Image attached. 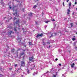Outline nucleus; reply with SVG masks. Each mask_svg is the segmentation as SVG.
<instances>
[{
    "instance_id": "1",
    "label": "nucleus",
    "mask_w": 77,
    "mask_h": 77,
    "mask_svg": "<svg viewBox=\"0 0 77 77\" xmlns=\"http://www.w3.org/2000/svg\"><path fill=\"white\" fill-rule=\"evenodd\" d=\"M19 21V19L17 20V18H14V25L15 26V24H18L19 27H20V21Z\"/></svg>"
},
{
    "instance_id": "2",
    "label": "nucleus",
    "mask_w": 77,
    "mask_h": 77,
    "mask_svg": "<svg viewBox=\"0 0 77 77\" xmlns=\"http://www.w3.org/2000/svg\"><path fill=\"white\" fill-rule=\"evenodd\" d=\"M23 56V60H26V58H27V57L26 55L25 54V53L24 52H21V53L20 54V57H21V56H23Z\"/></svg>"
},
{
    "instance_id": "3",
    "label": "nucleus",
    "mask_w": 77,
    "mask_h": 77,
    "mask_svg": "<svg viewBox=\"0 0 77 77\" xmlns=\"http://www.w3.org/2000/svg\"><path fill=\"white\" fill-rule=\"evenodd\" d=\"M18 8L17 7V6H13V7H12V10L14 12V11H16L15 12V14L16 15H17V9H18Z\"/></svg>"
},
{
    "instance_id": "4",
    "label": "nucleus",
    "mask_w": 77,
    "mask_h": 77,
    "mask_svg": "<svg viewBox=\"0 0 77 77\" xmlns=\"http://www.w3.org/2000/svg\"><path fill=\"white\" fill-rule=\"evenodd\" d=\"M21 66H25V62L24 61H21Z\"/></svg>"
},
{
    "instance_id": "5",
    "label": "nucleus",
    "mask_w": 77,
    "mask_h": 77,
    "mask_svg": "<svg viewBox=\"0 0 77 77\" xmlns=\"http://www.w3.org/2000/svg\"><path fill=\"white\" fill-rule=\"evenodd\" d=\"M29 61H30L33 62H34V60H33V57H29Z\"/></svg>"
},
{
    "instance_id": "6",
    "label": "nucleus",
    "mask_w": 77,
    "mask_h": 77,
    "mask_svg": "<svg viewBox=\"0 0 77 77\" xmlns=\"http://www.w3.org/2000/svg\"><path fill=\"white\" fill-rule=\"evenodd\" d=\"M43 35H44V34L42 33L40 34H38L36 36V37L37 38H39V36H40V37H42V36H43Z\"/></svg>"
},
{
    "instance_id": "7",
    "label": "nucleus",
    "mask_w": 77,
    "mask_h": 77,
    "mask_svg": "<svg viewBox=\"0 0 77 77\" xmlns=\"http://www.w3.org/2000/svg\"><path fill=\"white\" fill-rule=\"evenodd\" d=\"M33 65V67L31 68V70H32V69H34L35 68V65H33Z\"/></svg>"
},
{
    "instance_id": "8",
    "label": "nucleus",
    "mask_w": 77,
    "mask_h": 77,
    "mask_svg": "<svg viewBox=\"0 0 77 77\" xmlns=\"http://www.w3.org/2000/svg\"><path fill=\"white\" fill-rule=\"evenodd\" d=\"M11 33H14V32H13L12 31H10V32H9V34L10 35H11Z\"/></svg>"
},
{
    "instance_id": "9",
    "label": "nucleus",
    "mask_w": 77,
    "mask_h": 77,
    "mask_svg": "<svg viewBox=\"0 0 77 77\" xmlns=\"http://www.w3.org/2000/svg\"><path fill=\"white\" fill-rule=\"evenodd\" d=\"M14 32H17V27L16 26L14 27Z\"/></svg>"
},
{
    "instance_id": "10",
    "label": "nucleus",
    "mask_w": 77,
    "mask_h": 77,
    "mask_svg": "<svg viewBox=\"0 0 77 77\" xmlns=\"http://www.w3.org/2000/svg\"><path fill=\"white\" fill-rule=\"evenodd\" d=\"M69 9H70V7H71V2H70L69 3Z\"/></svg>"
},
{
    "instance_id": "11",
    "label": "nucleus",
    "mask_w": 77,
    "mask_h": 77,
    "mask_svg": "<svg viewBox=\"0 0 77 77\" xmlns=\"http://www.w3.org/2000/svg\"><path fill=\"white\" fill-rule=\"evenodd\" d=\"M74 65H75V64L74 63H73V64H71V68H73L74 66Z\"/></svg>"
},
{
    "instance_id": "12",
    "label": "nucleus",
    "mask_w": 77,
    "mask_h": 77,
    "mask_svg": "<svg viewBox=\"0 0 77 77\" xmlns=\"http://www.w3.org/2000/svg\"><path fill=\"white\" fill-rule=\"evenodd\" d=\"M68 12H67V13L68 14H69V12H70V10L69 9L67 10Z\"/></svg>"
},
{
    "instance_id": "13",
    "label": "nucleus",
    "mask_w": 77,
    "mask_h": 77,
    "mask_svg": "<svg viewBox=\"0 0 77 77\" xmlns=\"http://www.w3.org/2000/svg\"><path fill=\"white\" fill-rule=\"evenodd\" d=\"M32 13H31L30 14H29L28 15L30 17H32Z\"/></svg>"
},
{
    "instance_id": "14",
    "label": "nucleus",
    "mask_w": 77,
    "mask_h": 77,
    "mask_svg": "<svg viewBox=\"0 0 77 77\" xmlns=\"http://www.w3.org/2000/svg\"><path fill=\"white\" fill-rule=\"evenodd\" d=\"M15 56L16 57H18V52H17V54L15 53L14 54Z\"/></svg>"
},
{
    "instance_id": "15",
    "label": "nucleus",
    "mask_w": 77,
    "mask_h": 77,
    "mask_svg": "<svg viewBox=\"0 0 77 77\" xmlns=\"http://www.w3.org/2000/svg\"><path fill=\"white\" fill-rule=\"evenodd\" d=\"M37 5H35L34 6V7H33V9H36V8H37Z\"/></svg>"
},
{
    "instance_id": "16",
    "label": "nucleus",
    "mask_w": 77,
    "mask_h": 77,
    "mask_svg": "<svg viewBox=\"0 0 77 77\" xmlns=\"http://www.w3.org/2000/svg\"><path fill=\"white\" fill-rule=\"evenodd\" d=\"M73 23H71L70 24V25L71 26V27H73Z\"/></svg>"
},
{
    "instance_id": "17",
    "label": "nucleus",
    "mask_w": 77,
    "mask_h": 77,
    "mask_svg": "<svg viewBox=\"0 0 77 77\" xmlns=\"http://www.w3.org/2000/svg\"><path fill=\"white\" fill-rule=\"evenodd\" d=\"M21 50V49L20 48L17 49V51H20Z\"/></svg>"
},
{
    "instance_id": "18",
    "label": "nucleus",
    "mask_w": 77,
    "mask_h": 77,
    "mask_svg": "<svg viewBox=\"0 0 77 77\" xmlns=\"http://www.w3.org/2000/svg\"><path fill=\"white\" fill-rule=\"evenodd\" d=\"M14 50H15V49L14 48H13V50H11V52L12 53H14Z\"/></svg>"
},
{
    "instance_id": "19",
    "label": "nucleus",
    "mask_w": 77,
    "mask_h": 77,
    "mask_svg": "<svg viewBox=\"0 0 77 77\" xmlns=\"http://www.w3.org/2000/svg\"><path fill=\"white\" fill-rule=\"evenodd\" d=\"M53 33H52L51 35V36L50 37V38H51V37H53Z\"/></svg>"
},
{
    "instance_id": "20",
    "label": "nucleus",
    "mask_w": 77,
    "mask_h": 77,
    "mask_svg": "<svg viewBox=\"0 0 77 77\" xmlns=\"http://www.w3.org/2000/svg\"><path fill=\"white\" fill-rule=\"evenodd\" d=\"M29 45H33V44L32 43V42H29Z\"/></svg>"
},
{
    "instance_id": "21",
    "label": "nucleus",
    "mask_w": 77,
    "mask_h": 77,
    "mask_svg": "<svg viewBox=\"0 0 77 77\" xmlns=\"http://www.w3.org/2000/svg\"><path fill=\"white\" fill-rule=\"evenodd\" d=\"M23 74H24L25 75H27V73L26 72H23Z\"/></svg>"
},
{
    "instance_id": "22",
    "label": "nucleus",
    "mask_w": 77,
    "mask_h": 77,
    "mask_svg": "<svg viewBox=\"0 0 77 77\" xmlns=\"http://www.w3.org/2000/svg\"><path fill=\"white\" fill-rule=\"evenodd\" d=\"M43 43V45H45V43H44V42H42Z\"/></svg>"
},
{
    "instance_id": "23",
    "label": "nucleus",
    "mask_w": 77,
    "mask_h": 77,
    "mask_svg": "<svg viewBox=\"0 0 77 77\" xmlns=\"http://www.w3.org/2000/svg\"><path fill=\"white\" fill-rule=\"evenodd\" d=\"M72 40L73 41H75V38H72Z\"/></svg>"
},
{
    "instance_id": "24",
    "label": "nucleus",
    "mask_w": 77,
    "mask_h": 77,
    "mask_svg": "<svg viewBox=\"0 0 77 77\" xmlns=\"http://www.w3.org/2000/svg\"><path fill=\"white\" fill-rule=\"evenodd\" d=\"M53 76L54 77H57V75H53Z\"/></svg>"
},
{
    "instance_id": "25",
    "label": "nucleus",
    "mask_w": 77,
    "mask_h": 77,
    "mask_svg": "<svg viewBox=\"0 0 77 77\" xmlns=\"http://www.w3.org/2000/svg\"><path fill=\"white\" fill-rule=\"evenodd\" d=\"M27 74H29V70L28 69V71H27Z\"/></svg>"
},
{
    "instance_id": "26",
    "label": "nucleus",
    "mask_w": 77,
    "mask_h": 77,
    "mask_svg": "<svg viewBox=\"0 0 77 77\" xmlns=\"http://www.w3.org/2000/svg\"><path fill=\"white\" fill-rule=\"evenodd\" d=\"M1 4H3L4 3L3 2H2V1L1 2Z\"/></svg>"
},
{
    "instance_id": "27",
    "label": "nucleus",
    "mask_w": 77,
    "mask_h": 77,
    "mask_svg": "<svg viewBox=\"0 0 77 77\" xmlns=\"http://www.w3.org/2000/svg\"><path fill=\"white\" fill-rule=\"evenodd\" d=\"M52 21H55V20L54 19H52Z\"/></svg>"
},
{
    "instance_id": "28",
    "label": "nucleus",
    "mask_w": 77,
    "mask_h": 77,
    "mask_svg": "<svg viewBox=\"0 0 77 77\" xmlns=\"http://www.w3.org/2000/svg\"><path fill=\"white\" fill-rule=\"evenodd\" d=\"M47 44H50V42H48L47 43Z\"/></svg>"
},
{
    "instance_id": "29",
    "label": "nucleus",
    "mask_w": 77,
    "mask_h": 77,
    "mask_svg": "<svg viewBox=\"0 0 77 77\" xmlns=\"http://www.w3.org/2000/svg\"><path fill=\"white\" fill-rule=\"evenodd\" d=\"M56 26V24L54 25V28H55V27Z\"/></svg>"
},
{
    "instance_id": "30",
    "label": "nucleus",
    "mask_w": 77,
    "mask_h": 77,
    "mask_svg": "<svg viewBox=\"0 0 77 77\" xmlns=\"http://www.w3.org/2000/svg\"><path fill=\"white\" fill-rule=\"evenodd\" d=\"M57 60H58V59L57 58H56L55 59V60L56 61H57Z\"/></svg>"
},
{
    "instance_id": "31",
    "label": "nucleus",
    "mask_w": 77,
    "mask_h": 77,
    "mask_svg": "<svg viewBox=\"0 0 77 77\" xmlns=\"http://www.w3.org/2000/svg\"><path fill=\"white\" fill-rule=\"evenodd\" d=\"M56 35H57V33H54V36H56Z\"/></svg>"
},
{
    "instance_id": "32",
    "label": "nucleus",
    "mask_w": 77,
    "mask_h": 77,
    "mask_svg": "<svg viewBox=\"0 0 77 77\" xmlns=\"http://www.w3.org/2000/svg\"><path fill=\"white\" fill-rule=\"evenodd\" d=\"M14 66H15V67L17 66V64H15V65H14Z\"/></svg>"
},
{
    "instance_id": "33",
    "label": "nucleus",
    "mask_w": 77,
    "mask_h": 77,
    "mask_svg": "<svg viewBox=\"0 0 77 77\" xmlns=\"http://www.w3.org/2000/svg\"><path fill=\"white\" fill-rule=\"evenodd\" d=\"M75 5H77V2H75Z\"/></svg>"
},
{
    "instance_id": "34",
    "label": "nucleus",
    "mask_w": 77,
    "mask_h": 77,
    "mask_svg": "<svg viewBox=\"0 0 77 77\" xmlns=\"http://www.w3.org/2000/svg\"><path fill=\"white\" fill-rule=\"evenodd\" d=\"M63 6H65V5H64V2H63Z\"/></svg>"
},
{
    "instance_id": "35",
    "label": "nucleus",
    "mask_w": 77,
    "mask_h": 77,
    "mask_svg": "<svg viewBox=\"0 0 77 77\" xmlns=\"http://www.w3.org/2000/svg\"><path fill=\"white\" fill-rule=\"evenodd\" d=\"M35 24H38V22H35Z\"/></svg>"
},
{
    "instance_id": "36",
    "label": "nucleus",
    "mask_w": 77,
    "mask_h": 77,
    "mask_svg": "<svg viewBox=\"0 0 77 77\" xmlns=\"http://www.w3.org/2000/svg\"><path fill=\"white\" fill-rule=\"evenodd\" d=\"M69 2V0H66V2Z\"/></svg>"
},
{
    "instance_id": "37",
    "label": "nucleus",
    "mask_w": 77,
    "mask_h": 77,
    "mask_svg": "<svg viewBox=\"0 0 77 77\" xmlns=\"http://www.w3.org/2000/svg\"><path fill=\"white\" fill-rule=\"evenodd\" d=\"M24 9H25V8H23L22 9V11H24Z\"/></svg>"
},
{
    "instance_id": "38",
    "label": "nucleus",
    "mask_w": 77,
    "mask_h": 77,
    "mask_svg": "<svg viewBox=\"0 0 77 77\" xmlns=\"http://www.w3.org/2000/svg\"><path fill=\"white\" fill-rule=\"evenodd\" d=\"M12 17H10V19L9 20H11V19H12Z\"/></svg>"
},
{
    "instance_id": "39",
    "label": "nucleus",
    "mask_w": 77,
    "mask_h": 77,
    "mask_svg": "<svg viewBox=\"0 0 77 77\" xmlns=\"http://www.w3.org/2000/svg\"><path fill=\"white\" fill-rule=\"evenodd\" d=\"M48 23V21H47L46 22V23Z\"/></svg>"
},
{
    "instance_id": "40",
    "label": "nucleus",
    "mask_w": 77,
    "mask_h": 77,
    "mask_svg": "<svg viewBox=\"0 0 77 77\" xmlns=\"http://www.w3.org/2000/svg\"><path fill=\"white\" fill-rule=\"evenodd\" d=\"M59 66H60L61 65V64L60 63L59 64Z\"/></svg>"
},
{
    "instance_id": "41",
    "label": "nucleus",
    "mask_w": 77,
    "mask_h": 77,
    "mask_svg": "<svg viewBox=\"0 0 77 77\" xmlns=\"http://www.w3.org/2000/svg\"><path fill=\"white\" fill-rule=\"evenodd\" d=\"M12 69V68H9V69H8L11 70V69Z\"/></svg>"
},
{
    "instance_id": "42",
    "label": "nucleus",
    "mask_w": 77,
    "mask_h": 77,
    "mask_svg": "<svg viewBox=\"0 0 77 77\" xmlns=\"http://www.w3.org/2000/svg\"><path fill=\"white\" fill-rule=\"evenodd\" d=\"M9 8L10 9H12V7H10Z\"/></svg>"
},
{
    "instance_id": "43",
    "label": "nucleus",
    "mask_w": 77,
    "mask_h": 77,
    "mask_svg": "<svg viewBox=\"0 0 77 77\" xmlns=\"http://www.w3.org/2000/svg\"><path fill=\"white\" fill-rule=\"evenodd\" d=\"M20 69H21V68H19L18 69V70H20Z\"/></svg>"
},
{
    "instance_id": "44",
    "label": "nucleus",
    "mask_w": 77,
    "mask_h": 77,
    "mask_svg": "<svg viewBox=\"0 0 77 77\" xmlns=\"http://www.w3.org/2000/svg\"><path fill=\"white\" fill-rule=\"evenodd\" d=\"M13 14L14 15H15V13H13Z\"/></svg>"
},
{
    "instance_id": "45",
    "label": "nucleus",
    "mask_w": 77,
    "mask_h": 77,
    "mask_svg": "<svg viewBox=\"0 0 77 77\" xmlns=\"http://www.w3.org/2000/svg\"><path fill=\"white\" fill-rule=\"evenodd\" d=\"M56 75H57V72L56 73Z\"/></svg>"
},
{
    "instance_id": "46",
    "label": "nucleus",
    "mask_w": 77,
    "mask_h": 77,
    "mask_svg": "<svg viewBox=\"0 0 77 77\" xmlns=\"http://www.w3.org/2000/svg\"><path fill=\"white\" fill-rule=\"evenodd\" d=\"M6 18V17H4V20H5V19Z\"/></svg>"
},
{
    "instance_id": "47",
    "label": "nucleus",
    "mask_w": 77,
    "mask_h": 77,
    "mask_svg": "<svg viewBox=\"0 0 77 77\" xmlns=\"http://www.w3.org/2000/svg\"><path fill=\"white\" fill-rule=\"evenodd\" d=\"M74 13L73 12V13H72L73 15H74Z\"/></svg>"
},
{
    "instance_id": "48",
    "label": "nucleus",
    "mask_w": 77,
    "mask_h": 77,
    "mask_svg": "<svg viewBox=\"0 0 77 77\" xmlns=\"http://www.w3.org/2000/svg\"><path fill=\"white\" fill-rule=\"evenodd\" d=\"M18 29H19V30H20V29H20V28H18Z\"/></svg>"
},
{
    "instance_id": "49",
    "label": "nucleus",
    "mask_w": 77,
    "mask_h": 77,
    "mask_svg": "<svg viewBox=\"0 0 77 77\" xmlns=\"http://www.w3.org/2000/svg\"><path fill=\"white\" fill-rule=\"evenodd\" d=\"M24 47H26V45H25L24 46Z\"/></svg>"
},
{
    "instance_id": "50",
    "label": "nucleus",
    "mask_w": 77,
    "mask_h": 77,
    "mask_svg": "<svg viewBox=\"0 0 77 77\" xmlns=\"http://www.w3.org/2000/svg\"><path fill=\"white\" fill-rule=\"evenodd\" d=\"M42 15H44V13H42Z\"/></svg>"
},
{
    "instance_id": "51",
    "label": "nucleus",
    "mask_w": 77,
    "mask_h": 77,
    "mask_svg": "<svg viewBox=\"0 0 77 77\" xmlns=\"http://www.w3.org/2000/svg\"><path fill=\"white\" fill-rule=\"evenodd\" d=\"M48 72H49L48 71L47 72V73H48Z\"/></svg>"
},
{
    "instance_id": "52",
    "label": "nucleus",
    "mask_w": 77,
    "mask_h": 77,
    "mask_svg": "<svg viewBox=\"0 0 77 77\" xmlns=\"http://www.w3.org/2000/svg\"><path fill=\"white\" fill-rule=\"evenodd\" d=\"M60 33H61V32H60Z\"/></svg>"
},
{
    "instance_id": "53",
    "label": "nucleus",
    "mask_w": 77,
    "mask_h": 77,
    "mask_svg": "<svg viewBox=\"0 0 77 77\" xmlns=\"http://www.w3.org/2000/svg\"><path fill=\"white\" fill-rule=\"evenodd\" d=\"M20 41L21 42V40H20Z\"/></svg>"
},
{
    "instance_id": "54",
    "label": "nucleus",
    "mask_w": 77,
    "mask_h": 77,
    "mask_svg": "<svg viewBox=\"0 0 77 77\" xmlns=\"http://www.w3.org/2000/svg\"><path fill=\"white\" fill-rule=\"evenodd\" d=\"M60 34L61 35H62V33H60Z\"/></svg>"
},
{
    "instance_id": "55",
    "label": "nucleus",
    "mask_w": 77,
    "mask_h": 77,
    "mask_svg": "<svg viewBox=\"0 0 77 77\" xmlns=\"http://www.w3.org/2000/svg\"><path fill=\"white\" fill-rule=\"evenodd\" d=\"M39 1V0H37V1Z\"/></svg>"
},
{
    "instance_id": "56",
    "label": "nucleus",
    "mask_w": 77,
    "mask_h": 77,
    "mask_svg": "<svg viewBox=\"0 0 77 77\" xmlns=\"http://www.w3.org/2000/svg\"><path fill=\"white\" fill-rule=\"evenodd\" d=\"M8 56H9V55H8Z\"/></svg>"
},
{
    "instance_id": "57",
    "label": "nucleus",
    "mask_w": 77,
    "mask_h": 77,
    "mask_svg": "<svg viewBox=\"0 0 77 77\" xmlns=\"http://www.w3.org/2000/svg\"><path fill=\"white\" fill-rule=\"evenodd\" d=\"M76 24L77 25V23H76Z\"/></svg>"
},
{
    "instance_id": "58",
    "label": "nucleus",
    "mask_w": 77,
    "mask_h": 77,
    "mask_svg": "<svg viewBox=\"0 0 77 77\" xmlns=\"http://www.w3.org/2000/svg\"><path fill=\"white\" fill-rule=\"evenodd\" d=\"M9 54H10V53H9Z\"/></svg>"
},
{
    "instance_id": "59",
    "label": "nucleus",
    "mask_w": 77,
    "mask_h": 77,
    "mask_svg": "<svg viewBox=\"0 0 77 77\" xmlns=\"http://www.w3.org/2000/svg\"><path fill=\"white\" fill-rule=\"evenodd\" d=\"M76 10H77V8H76Z\"/></svg>"
},
{
    "instance_id": "60",
    "label": "nucleus",
    "mask_w": 77,
    "mask_h": 77,
    "mask_svg": "<svg viewBox=\"0 0 77 77\" xmlns=\"http://www.w3.org/2000/svg\"><path fill=\"white\" fill-rule=\"evenodd\" d=\"M3 6H4V5H3Z\"/></svg>"
},
{
    "instance_id": "61",
    "label": "nucleus",
    "mask_w": 77,
    "mask_h": 77,
    "mask_svg": "<svg viewBox=\"0 0 77 77\" xmlns=\"http://www.w3.org/2000/svg\"><path fill=\"white\" fill-rule=\"evenodd\" d=\"M73 6H74V5H73Z\"/></svg>"
}]
</instances>
